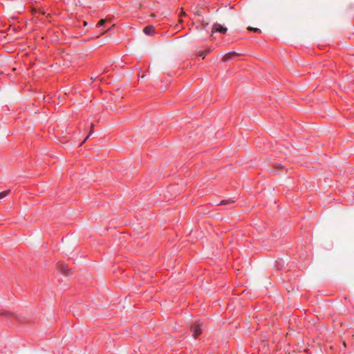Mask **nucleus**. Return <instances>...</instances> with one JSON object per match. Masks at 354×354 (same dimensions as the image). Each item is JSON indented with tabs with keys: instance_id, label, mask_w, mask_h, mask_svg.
Here are the masks:
<instances>
[{
	"instance_id": "9",
	"label": "nucleus",
	"mask_w": 354,
	"mask_h": 354,
	"mask_svg": "<svg viewBox=\"0 0 354 354\" xmlns=\"http://www.w3.org/2000/svg\"><path fill=\"white\" fill-rule=\"evenodd\" d=\"M10 191L9 190H7V191H4L3 192H1L0 193V200L3 198L4 197H6L8 194H9Z\"/></svg>"
},
{
	"instance_id": "8",
	"label": "nucleus",
	"mask_w": 354,
	"mask_h": 354,
	"mask_svg": "<svg viewBox=\"0 0 354 354\" xmlns=\"http://www.w3.org/2000/svg\"><path fill=\"white\" fill-rule=\"evenodd\" d=\"M234 201H232V200H223L222 201H221L220 204L219 205H228V204H232L233 203Z\"/></svg>"
},
{
	"instance_id": "10",
	"label": "nucleus",
	"mask_w": 354,
	"mask_h": 354,
	"mask_svg": "<svg viewBox=\"0 0 354 354\" xmlns=\"http://www.w3.org/2000/svg\"><path fill=\"white\" fill-rule=\"evenodd\" d=\"M248 30H250V31H254V32H261V30L259 28H253V27H251V26H249L248 28Z\"/></svg>"
},
{
	"instance_id": "1",
	"label": "nucleus",
	"mask_w": 354,
	"mask_h": 354,
	"mask_svg": "<svg viewBox=\"0 0 354 354\" xmlns=\"http://www.w3.org/2000/svg\"><path fill=\"white\" fill-rule=\"evenodd\" d=\"M227 30V28L223 26L221 24L216 23L213 25L212 28V32H220V33H225Z\"/></svg>"
},
{
	"instance_id": "13",
	"label": "nucleus",
	"mask_w": 354,
	"mask_h": 354,
	"mask_svg": "<svg viewBox=\"0 0 354 354\" xmlns=\"http://www.w3.org/2000/svg\"><path fill=\"white\" fill-rule=\"evenodd\" d=\"M151 17H155V15H154V14H152V15H151Z\"/></svg>"
},
{
	"instance_id": "5",
	"label": "nucleus",
	"mask_w": 354,
	"mask_h": 354,
	"mask_svg": "<svg viewBox=\"0 0 354 354\" xmlns=\"http://www.w3.org/2000/svg\"><path fill=\"white\" fill-rule=\"evenodd\" d=\"M143 31L146 35H151L154 31V27L153 26H148L144 28Z\"/></svg>"
},
{
	"instance_id": "11",
	"label": "nucleus",
	"mask_w": 354,
	"mask_h": 354,
	"mask_svg": "<svg viewBox=\"0 0 354 354\" xmlns=\"http://www.w3.org/2000/svg\"><path fill=\"white\" fill-rule=\"evenodd\" d=\"M106 19H101L97 24V26H102L104 24V23L106 22Z\"/></svg>"
},
{
	"instance_id": "6",
	"label": "nucleus",
	"mask_w": 354,
	"mask_h": 354,
	"mask_svg": "<svg viewBox=\"0 0 354 354\" xmlns=\"http://www.w3.org/2000/svg\"><path fill=\"white\" fill-rule=\"evenodd\" d=\"M211 51V48H208L207 50H200L198 53V56L199 57H202L203 58H205V57L206 56V55L207 53H209V52Z\"/></svg>"
},
{
	"instance_id": "2",
	"label": "nucleus",
	"mask_w": 354,
	"mask_h": 354,
	"mask_svg": "<svg viewBox=\"0 0 354 354\" xmlns=\"http://www.w3.org/2000/svg\"><path fill=\"white\" fill-rule=\"evenodd\" d=\"M193 332V337L196 338L201 333V325L199 323H196L192 326Z\"/></svg>"
},
{
	"instance_id": "14",
	"label": "nucleus",
	"mask_w": 354,
	"mask_h": 354,
	"mask_svg": "<svg viewBox=\"0 0 354 354\" xmlns=\"http://www.w3.org/2000/svg\"><path fill=\"white\" fill-rule=\"evenodd\" d=\"M3 72L2 71H0V73H3Z\"/></svg>"
},
{
	"instance_id": "12",
	"label": "nucleus",
	"mask_w": 354,
	"mask_h": 354,
	"mask_svg": "<svg viewBox=\"0 0 354 354\" xmlns=\"http://www.w3.org/2000/svg\"><path fill=\"white\" fill-rule=\"evenodd\" d=\"M281 167V165H280V164H276V165H274V167H275V168H280Z\"/></svg>"
},
{
	"instance_id": "3",
	"label": "nucleus",
	"mask_w": 354,
	"mask_h": 354,
	"mask_svg": "<svg viewBox=\"0 0 354 354\" xmlns=\"http://www.w3.org/2000/svg\"><path fill=\"white\" fill-rule=\"evenodd\" d=\"M237 55L238 54L235 52H231V53H227L223 57V60L224 62H227Z\"/></svg>"
},
{
	"instance_id": "4",
	"label": "nucleus",
	"mask_w": 354,
	"mask_h": 354,
	"mask_svg": "<svg viewBox=\"0 0 354 354\" xmlns=\"http://www.w3.org/2000/svg\"><path fill=\"white\" fill-rule=\"evenodd\" d=\"M58 269L59 270V271L63 273V274H69V273L68 272V267L66 264L64 263H61L58 266Z\"/></svg>"
},
{
	"instance_id": "7",
	"label": "nucleus",
	"mask_w": 354,
	"mask_h": 354,
	"mask_svg": "<svg viewBox=\"0 0 354 354\" xmlns=\"http://www.w3.org/2000/svg\"><path fill=\"white\" fill-rule=\"evenodd\" d=\"M93 128H94V124H91V131H90L89 135L84 140V141L80 145V146L83 145V143H84L86 141V140L89 138L90 135L93 133Z\"/></svg>"
}]
</instances>
